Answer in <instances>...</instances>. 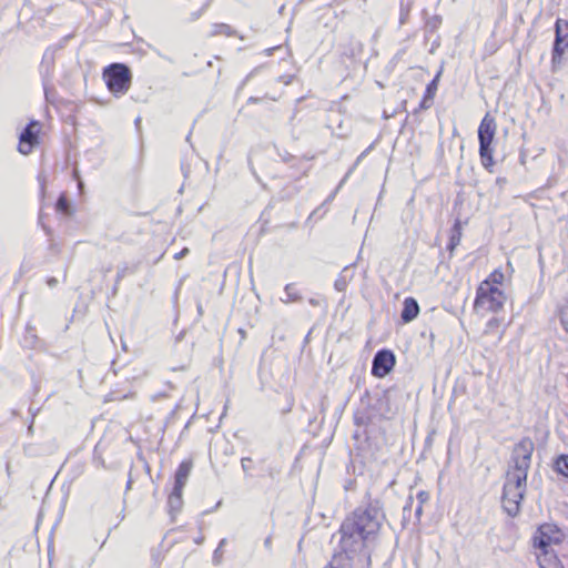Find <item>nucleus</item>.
Returning a JSON list of instances; mask_svg holds the SVG:
<instances>
[{"mask_svg":"<svg viewBox=\"0 0 568 568\" xmlns=\"http://www.w3.org/2000/svg\"><path fill=\"white\" fill-rule=\"evenodd\" d=\"M140 122H141V119H140V118H136V119H135V121H134V124H135L136 126H139V125H140Z\"/></svg>","mask_w":568,"mask_h":568,"instance_id":"obj_59","label":"nucleus"},{"mask_svg":"<svg viewBox=\"0 0 568 568\" xmlns=\"http://www.w3.org/2000/svg\"><path fill=\"white\" fill-rule=\"evenodd\" d=\"M258 70H260V67H257V68L253 69V70H252V71L246 75V78H245V80H244V83H245L250 78H252V77H253V75H254Z\"/></svg>","mask_w":568,"mask_h":568,"instance_id":"obj_52","label":"nucleus"},{"mask_svg":"<svg viewBox=\"0 0 568 568\" xmlns=\"http://www.w3.org/2000/svg\"><path fill=\"white\" fill-rule=\"evenodd\" d=\"M394 415L390 404L389 389L371 394L365 389L361 396L359 406L354 412V424L358 427H367L390 419Z\"/></svg>","mask_w":568,"mask_h":568,"instance_id":"obj_2","label":"nucleus"},{"mask_svg":"<svg viewBox=\"0 0 568 568\" xmlns=\"http://www.w3.org/2000/svg\"><path fill=\"white\" fill-rule=\"evenodd\" d=\"M410 12V2L405 4L403 1L400 2L399 10V24L403 26L407 22Z\"/></svg>","mask_w":568,"mask_h":568,"instance_id":"obj_29","label":"nucleus"},{"mask_svg":"<svg viewBox=\"0 0 568 568\" xmlns=\"http://www.w3.org/2000/svg\"><path fill=\"white\" fill-rule=\"evenodd\" d=\"M334 287L338 292H344L347 287V280L345 276H338L334 282Z\"/></svg>","mask_w":568,"mask_h":568,"instance_id":"obj_32","label":"nucleus"},{"mask_svg":"<svg viewBox=\"0 0 568 568\" xmlns=\"http://www.w3.org/2000/svg\"><path fill=\"white\" fill-rule=\"evenodd\" d=\"M209 6H210V0H209V1H206V2L202 6V8H201L200 10L194 11V12H192V13H191L190 21H195V20H197V19L203 14V12L209 8Z\"/></svg>","mask_w":568,"mask_h":568,"instance_id":"obj_37","label":"nucleus"},{"mask_svg":"<svg viewBox=\"0 0 568 568\" xmlns=\"http://www.w3.org/2000/svg\"><path fill=\"white\" fill-rule=\"evenodd\" d=\"M564 531L554 523H544L539 525L531 538L535 549L539 551L551 550V545H559L564 541Z\"/></svg>","mask_w":568,"mask_h":568,"instance_id":"obj_8","label":"nucleus"},{"mask_svg":"<svg viewBox=\"0 0 568 568\" xmlns=\"http://www.w3.org/2000/svg\"><path fill=\"white\" fill-rule=\"evenodd\" d=\"M111 271V266L104 268V273H109Z\"/></svg>","mask_w":568,"mask_h":568,"instance_id":"obj_61","label":"nucleus"},{"mask_svg":"<svg viewBox=\"0 0 568 568\" xmlns=\"http://www.w3.org/2000/svg\"><path fill=\"white\" fill-rule=\"evenodd\" d=\"M193 468V462L192 459H184L180 463L178 466L175 473H174V484L173 487L176 488V490H183L189 476Z\"/></svg>","mask_w":568,"mask_h":568,"instance_id":"obj_12","label":"nucleus"},{"mask_svg":"<svg viewBox=\"0 0 568 568\" xmlns=\"http://www.w3.org/2000/svg\"><path fill=\"white\" fill-rule=\"evenodd\" d=\"M504 273L500 270L493 271L487 278L484 281H487L490 286H497L500 285L504 281Z\"/></svg>","mask_w":568,"mask_h":568,"instance_id":"obj_27","label":"nucleus"},{"mask_svg":"<svg viewBox=\"0 0 568 568\" xmlns=\"http://www.w3.org/2000/svg\"><path fill=\"white\" fill-rule=\"evenodd\" d=\"M353 171V168L347 172V174L344 176V179L341 181L339 185L335 189V191L327 197L326 201H331L332 199H334L336 192L338 191V189L341 187L342 183L347 179V176L352 173Z\"/></svg>","mask_w":568,"mask_h":568,"instance_id":"obj_42","label":"nucleus"},{"mask_svg":"<svg viewBox=\"0 0 568 568\" xmlns=\"http://www.w3.org/2000/svg\"><path fill=\"white\" fill-rule=\"evenodd\" d=\"M37 144L34 143H30V142H26V141H22V140H19V143H18V151L23 154V155H28L29 153L32 152L33 148L36 146Z\"/></svg>","mask_w":568,"mask_h":568,"instance_id":"obj_30","label":"nucleus"},{"mask_svg":"<svg viewBox=\"0 0 568 568\" xmlns=\"http://www.w3.org/2000/svg\"><path fill=\"white\" fill-rule=\"evenodd\" d=\"M413 503H414L413 496H408V498L406 499V503L403 507V519L404 520H406L407 516L410 515Z\"/></svg>","mask_w":568,"mask_h":568,"instance_id":"obj_34","label":"nucleus"},{"mask_svg":"<svg viewBox=\"0 0 568 568\" xmlns=\"http://www.w3.org/2000/svg\"><path fill=\"white\" fill-rule=\"evenodd\" d=\"M226 538H222L213 552L212 561L214 565H220L223 556V547L226 545Z\"/></svg>","mask_w":568,"mask_h":568,"instance_id":"obj_28","label":"nucleus"},{"mask_svg":"<svg viewBox=\"0 0 568 568\" xmlns=\"http://www.w3.org/2000/svg\"><path fill=\"white\" fill-rule=\"evenodd\" d=\"M327 408V397L323 396L320 402V412L324 413Z\"/></svg>","mask_w":568,"mask_h":568,"instance_id":"obj_44","label":"nucleus"},{"mask_svg":"<svg viewBox=\"0 0 568 568\" xmlns=\"http://www.w3.org/2000/svg\"><path fill=\"white\" fill-rule=\"evenodd\" d=\"M41 191L44 192V184L41 183Z\"/></svg>","mask_w":568,"mask_h":568,"instance_id":"obj_62","label":"nucleus"},{"mask_svg":"<svg viewBox=\"0 0 568 568\" xmlns=\"http://www.w3.org/2000/svg\"><path fill=\"white\" fill-rule=\"evenodd\" d=\"M256 101H257V99H256V98H250V99H248V102H256Z\"/></svg>","mask_w":568,"mask_h":568,"instance_id":"obj_60","label":"nucleus"},{"mask_svg":"<svg viewBox=\"0 0 568 568\" xmlns=\"http://www.w3.org/2000/svg\"><path fill=\"white\" fill-rule=\"evenodd\" d=\"M74 179L78 180V186L79 187H82L83 186V182L81 180L78 179V173L74 171Z\"/></svg>","mask_w":568,"mask_h":568,"instance_id":"obj_56","label":"nucleus"},{"mask_svg":"<svg viewBox=\"0 0 568 568\" xmlns=\"http://www.w3.org/2000/svg\"><path fill=\"white\" fill-rule=\"evenodd\" d=\"M119 285L120 283H116V280L114 281V285L112 287V291H111V295L114 297L116 296L118 292H119Z\"/></svg>","mask_w":568,"mask_h":568,"instance_id":"obj_49","label":"nucleus"},{"mask_svg":"<svg viewBox=\"0 0 568 568\" xmlns=\"http://www.w3.org/2000/svg\"><path fill=\"white\" fill-rule=\"evenodd\" d=\"M34 418H36V413L32 414L30 420H29V424H28V427H27V434L28 436H33L34 434Z\"/></svg>","mask_w":568,"mask_h":568,"instance_id":"obj_40","label":"nucleus"},{"mask_svg":"<svg viewBox=\"0 0 568 568\" xmlns=\"http://www.w3.org/2000/svg\"><path fill=\"white\" fill-rule=\"evenodd\" d=\"M534 449L535 444L528 436L523 437L517 444L514 445L509 462L514 471L510 473V475H520L527 479Z\"/></svg>","mask_w":568,"mask_h":568,"instance_id":"obj_6","label":"nucleus"},{"mask_svg":"<svg viewBox=\"0 0 568 568\" xmlns=\"http://www.w3.org/2000/svg\"><path fill=\"white\" fill-rule=\"evenodd\" d=\"M308 303L314 306V307H320L322 306L323 304L325 305V301L322 300V298H317V297H311L308 300Z\"/></svg>","mask_w":568,"mask_h":568,"instance_id":"obj_41","label":"nucleus"},{"mask_svg":"<svg viewBox=\"0 0 568 568\" xmlns=\"http://www.w3.org/2000/svg\"><path fill=\"white\" fill-rule=\"evenodd\" d=\"M419 304L416 298L408 296L403 302V308L400 312V320L407 324L414 321L419 314Z\"/></svg>","mask_w":568,"mask_h":568,"instance_id":"obj_13","label":"nucleus"},{"mask_svg":"<svg viewBox=\"0 0 568 568\" xmlns=\"http://www.w3.org/2000/svg\"><path fill=\"white\" fill-rule=\"evenodd\" d=\"M552 469L568 479V454H560L552 462Z\"/></svg>","mask_w":568,"mask_h":568,"instance_id":"obj_20","label":"nucleus"},{"mask_svg":"<svg viewBox=\"0 0 568 568\" xmlns=\"http://www.w3.org/2000/svg\"><path fill=\"white\" fill-rule=\"evenodd\" d=\"M57 284H58V280H57L55 277L51 276V277H48V278H47V285H48L49 287H51V288H52V287H55V286H57Z\"/></svg>","mask_w":568,"mask_h":568,"instance_id":"obj_48","label":"nucleus"},{"mask_svg":"<svg viewBox=\"0 0 568 568\" xmlns=\"http://www.w3.org/2000/svg\"><path fill=\"white\" fill-rule=\"evenodd\" d=\"M39 122L36 120L30 121L19 134V140L39 144Z\"/></svg>","mask_w":568,"mask_h":568,"instance_id":"obj_16","label":"nucleus"},{"mask_svg":"<svg viewBox=\"0 0 568 568\" xmlns=\"http://www.w3.org/2000/svg\"><path fill=\"white\" fill-rule=\"evenodd\" d=\"M422 514H423V505H417L415 508V518L417 521L420 520Z\"/></svg>","mask_w":568,"mask_h":568,"instance_id":"obj_47","label":"nucleus"},{"mask_svg":"<svg viewBox=\"0 0 568 568\" xmlns=\"http://www.w3.org/2000/svg\"><path fill=\"white\" fill-rule=\"evenodd\" d=\"M437 47H439V40L438 39L433 41V45H432L430 52H433L434 48H437Z\"/></svg>","mask_w":568,"mask_h":568,"instance_id":"obj_54","label":"nucleus"},{"mask_svg":"<svg viewBox=\"0 0 568 568\" xmlns=\"http://www.w3.org/2000/svg\"><path fill=\"white\" fill-rule=\"evenodd\" d=\"M235 32L232 30L231 26L226 23H214L213 30L211 32L212 36L216 34H225V36H233Z\"/></svg>","mask_w":568,"mask_h":568,"instance_id":"obj_26","label":"nucleus"},{"mask_svg":"<svg viewBox=\"0 0 568 568\" xmlns=\"http://www.w3.org/2000/svg\"><path fill=\"white\" fill-rule=\"evenodd\" d=\"M39 409H33L32 407L29 408V414H30V417L32 416L33 413H36V415L38 414Z\"/></svg>","mask_w":568,"mask_h":568,"instance_id":"obj_57","label":"nucleus"},{"mask_svg":"<svg viewBox=\"0 0 568 568\" xmlns=\"http://www.w3.org/2000/svg\"><path fill=\"white\" fill-rule=\"evenodd\" d=\"M499 325V321L498 318L496 317H493L490 318L488 322H487V327L488 328H494V327H497Z\"/></svg>","mask_w":568,"mask_h":568,"instance_id":"obj_46","label":"nucleus"},{"mask_svg":"<svg viewBox=\"0 0 568 568\" xmlns=\"http://www.w3.org/2000/svg\"><path fill=\"white\" fill-rule=\"evenodd\" d=\"M462 239V221L457 217L450 229L449 241L447 243V250L453 253L454 250L459 245Z\"/></svg>","mask_w":568,"mask_h":568,"instance_id":"obj_18","label":"nucleus"},{"mask_svg":"<svg viewBox=\"0 0 568 568\" xmlns=\"http://www.w3.org/2000/svg\"><path fill=\"white\" fill-rule=\"evenodd\" d=\"M526 486V478L520 475H510V471L507 473L506 481L503 486L501 503L504 510L509 517L514 518L519 514Z\"/></svg>","mask_w":568,"mask_h":568,"instance_id":"obj_3","label":"nucleus"},{"mask_svg":"<svg viewBox=\"0 0 568 568\" xmlns=\"http://www.w3.org/2000/svg\"><path fill=\"white\" fill-rule=\"evenodd\" d=\"M264 547H265L266 549H271V547H272V537H271V536H268V537H266V538H265V540H264Z\"/></svg>","mask_w":568,"mask_h":568,"instance_id":"obj_50","label":"nucleus"},{"mask_svg":"<svg viewBox=\"0 0 568 568\" xmlns=\"http://www.w3.org/2000/svg\"><path fill=\"white\" fill-rule=\"evenodd\" d=\"M385 519L381 499H369L342 521L338 549L324 568H371L372 548Z\"/></svg>","mask_w":568,"mask_h":568,"instance_id":"obj_1","label":"nucleus"},{"mask_svg":"<svg viewBox=\"0 0 568 568\" xmlns=\"http://www.w3.org/2000/svg\"><path fill=\"white\" fill-rule=\"evenodd\" d=\"M304 0H300V3H302Z\"/></svg>","mask_w":568,"mask_h":568,"instance_id":"obj_63","label":"nucleus"},{"mask_svg":"<svg viewBox=\"0 0 568 568\" xmlns=\"http://www.w3.org/2000/svg\"><path fill=\"white\" fill-rule=\"evenodd\" d=\"M363 48L362 41L353 34H349L346 41L339 44L341 57L357 60L363 53Z\"/></svg>","mask_w":568,"mask_h":568,"instance_id":"obj_11","label":"nucleus"},{"mask_svg":"<svg viewBox=\"0 0 568 568\" xmlns=\"http://www.w3.org/2000/svg\"><path fill=\"white\" fill-rule=\"evenodd\" d=\"M190 250L187 247L182 248L180 252L174 254L175 260H182L189 254Z\"/></svg>","mask_w":568,"mask_h":568,"instance_id":"obj_43","label":"nucleus"},{"mask_svg":"<svg viewBox=\"0 0 568 568\" xmlns=\"http://www.w3.org/2000/svg\"><path fill=\"white\" fill-rule=\"evenodd\" d=\"M54 209L58 213L69 216L73 213L72 204L65 193H61L54 204Z\"/></svg>","mask_w":568,"mask_h":568,"instance_id":"obj_19","label":"nucleus"},{"mask_svg":"<svg viewBox=\"0 0 568 568\" xmlns=\"http://www.w3.org/2000/svg\"><path fill=\"white\" fill-rule=\"evenodd\" d=\"M196 312H197L199 317L203 316L204 311H203V306H202L201 302H199L196 304Z\"/></svg>","mask_w":568,"mask_h":568,"instance_id":"obj_51","label":"nucleus"},{"mask_svg":"<svg viewBox=\"0 0 568 568\" xmlns=\"http://www.w3.org/2000/svg\"><path fill=\"white\" fill-rule=\"evenodd\" d=\"M505 301V293L499 287L490 286L487 281H483L476 290L474 308L497 313L503 308Z\"/></svg>","mask_w":568,"mask_h":568,"instance_id":"obj_7","label":"nucleus"},{"mask_svg":"<svg viewBox=\"0 0 568 568\" xmlns=\"http://www.w3.org/2000/svg\"><path fill=\"white\" fill-rule=\"evenodd\" d=\"M555 38L551 48V69L557 70L568 52V20L557 18L554 26Z\"/></svg>","mask_w":568,"mask_h":568,"instance_id":"obj_9","label":"nucleus"},{"mask_svg":"<svg viewBox=\"0 0 568 568\" xmlns=\"http://www.w3.org/2000/svg\"><path fill=\"white\" fill-rule=\"evenodd\" d=\"M478 142H479V158L481 165L489 172L493 173L495 160H494V148L493 142L496 134V122L495 119L489 114H486L478 126Z\"/></svg>","mask_w":568,"mask_h":568,"instance_id":"obj_4","label":"nucleus"},{"mask_svg":"<svg viewBox=\"0 0 568 568\" xmlns=\"http://www.w3.org/2000/svg\"><path fill=\"white\" fill-rule=\"evenodd\" d=\"M495 183H496V185L501 190V189L505 186V184L507 183V179H506V178H503V176H498V178L496 179V182H495Z\"/></svg>","mask_w":568,"mask_h":568,"instance_id":"obj_45","label":"nucleus"},{"mask_svg":"<svg viewBox=\"0 0 568 568\" xmlns=\"http://www.w3.org/2000/svg\"><path fill=\"white\" fill-rule=\"evenodd\" d=\"M102 78L114 97H122L130 89L132 72L128 64L114 62L103 69Z\"/></svg>","mask_w":568,"mask_h":568,"instance_id":"obj_5","label":"nucleus"},{"mask_svg":"<svg viewBox=\"0 0 568 568\" xmlns=\"http://www.w3.org/2000/svg\"><path fill=\"white\" fill-rule=\"evenodd\" d=\"M371 149H372V145H371L368 149H366L363 153H361V155H359V156L357 158V160H356L355 165H356V164L362 160V158H364V156L366 155V153H367Z\"/></svg>","mask_w":568,"mask_h":568,"instance_id":"obj_53","label":"nucleus"},{"mask_svg":"<svg viewBox=\"0 0 568 568\" xmlns=\"http://www.w3.org/2000/svg\"><path fill=\"white\" fill-rule=\"evenodd\" d=\"M395 365V353L389 348H381L373 356L371 373L374 377L383 378L394 369Z\"/></svg>","mask_w":568,"mask_h":568,"instance_id":"obj_10","label":"nucleus"},{"mask_svg":"<svg viewBox=\"0 0 568 568\" xmlns=\"http://www.w3.org/2000/svg\"><path fill=\"white\" fill-rule=\"evenodd\" d=\"M416 498L418 501L417 505H424L425 503H427L429 500V494L426 490H419L416 495Z\"/></svg>","mask_w":568,"mask_h":568,"instance_id":"obj_38","label":"nucleus"},{"mask_svg":"<svg viewBox=\"0 0 568 568\" xmlns=\"http://www.w3.org/2000/svg\"><path fill=\"white\" fill-rule=\"evenodd\" d=\"M54 64V51L47 49L43 53L41 63H40V72L47 77L52 72Z\"/></svg>","mask_w":568,"mask_h":568,"instance_id":"obj_22","label":"nucleus"},{"mask_svg":"<svg viewBox=\"0 0 568 568\" xmlns=\"http://www.w3.org/2000/svg\"><path fill=\"white\" fill-rule=\"evenodd\" d=\"M183 490H176V488H172L169 497H168V511L171 517V520L174 521L176 515L181 511L183 506L182 498Z\"/></svg>","mask_w":568,"mask_h":568,"instance_id":"obj_14","label":"nucleus"},{"mask_svg":"<svg viewBox=\"0 0 568 568\" xmlns=\"http://www.w3.org/2000/svg\"><path fill=\"white\" fill-rule=\"evenodd\" d=\"M247 163H248V166H250L251 172L255 175V171H254V168H253V165H252V162H251V158H250V156H248V159H247Z\"/></svg>","mask_w":568,"mask_h":568,"instance_id":"obj_55","label":"nucleus"},{"mask_svg":"<svg viewBox=\"0 0 568 568\" xmlns=\"http://www.w3.org/2000/svg\"><path fill=\"white\" fill-rule=\"evenodd\" d=\"M252 463H253V460L250 457L241 458V467L246 477L250 476V469L252 468Z\"/></svg>","mask_w":568,"mask_h":568,"instance_id":"obj_33","label":"nucleus"},{"mask_svg":"<svg viewBox=\"0 0 568 568\" xmlns=\"http://www.w3.org/2000/svg\"><path fill=\"white\" fill-rule=\"evenodd\" d=\"M38 222H39V224L41 225V227L43 229V231L45 232L47 235H51L52 234V230L48 225L44 224V219H43V214L42 213L39 214Z\"/></svg>","mask_w":568,"mask_h":568,"instance_id":"obj_39","label":"nucleus"},{"mask_svg":"<svg viewBox=\"0 0 568 568\" xmlns=\"http://www.w3.org/2000/svg\"><path fill=\"white\" fill-rule=\"evenodd\" d=\"M559 320L562 328L568 333V307L560 311Z\"/></svg>","mask_w":568,"mask_h":568,"instance_id":"obj_36","label":"nucleus"},{"mask_svg":"<svg viewBox=\"0 0 568 568\" xmlns=\"http://www.w3.org/2000/svg\"><path fill=\"white\" fill-rule=\"evenodd\" d=\"M433 99H426V95H423L422 101L418 104V108L414 111V113H417L420 110H427L432 106Z\"/></svg>","mask_w":568,"mask_h":568,"instance_id":"obj_35","label":"nucleus"},{"mask_svg":"<svg viewBox=\"0 0 568 568\" xmlns=\"http://www.w3.org/2000/svg\"><path fill=\"white\" fill-rule=\"evenodd\" d=\"M423 17L425 19L424 22V33H425V40L427 41L429 39V36H432L434 32H436L439 27L443 23V17L440 14H434L432 17H427V11L423 10Z\"/></svg>","mask_w":568,"mask_h":568,"instance_id":"obj_17","label":"nucleus"},{"mask_svg":"<svg viewBox=\"0 0 568 568\" xmlns=\"http://www.w3.org/2000/svg\"><path fill=\"white\" fill-rule=\"evenodd\" d=\"M131 485H132V479H129L128 483H126V489H130Z\"/></svg>","mask_w":568,"mask_h":568,"instance_id":"obj_58","label":"nucleus"},{"mask_svg":"<svg viewBox=\"0 0 568 568\" xmlns=\"http://www.w3.org/2000/svg\"><path fill=\"white\" fill-rule=\"evenodd\" d=\"M136 271V266H130L126 262H123L118 265L116 272V283H121V281L125 277L126 274H133Z\"/></svg>","mask_w":568,"mask_h":568,"instance_id":"obj_25","label":"nucleus"},{"mask_svg":"<svg viewBox=\"0 0 568 568\" xmlns=\"http://www.w3.org/2000/svg\"><path fill=\"white\" fill-rule=\"evenodd\" d=\"M284 294H285V297H281L280 300L282 303H285V304L300 302L303 298L294 283H288L285 285Z\"/></svg>","mask_w":568,"mask_h":568,"instance_id":"obj_21","label":"nucleus"},{"mask_svg":"<svg viewBox=\"0 0 568 568\" xmlns=\"http://www.w3.org/2000/svg\"><path fill=\"white\" fill-rule=\"evenodd\" d=\"M537 560L540 568H565L554 550L540 551Z\"/></svg>","mask_w":568,"mask_h":568,"instance_id":"obj_15","label":"nucleus"},{"mask_svg":"<svg viewBox=\"0 0 568 568\" xmlns=\"http://www.w3.org/2000/svg\"><path fill=\"white\" fill-rule=\"evenodd\" d=\"M440 75H442V69H439V71L435 74V77L427 83L425 91H424V95H426V99L434 100L437 89H438Z\"/></svg>","mask_w":568,"mask_h":568,"instance_id":"obj_23","label":"nucleus"},{"mask_svg":"<svg viewBox=\"0 0 568 568\" xmlns=\"http://www.w3.org/2000/svg\"><path fill=\"white\" fill-rule=\"evenodd\" d=\"M23 453H24V455H27L29 457H36L41 454V452L38 449V447L33 444L23 445Z\"/></svg>","mask_w":568,"mask_h":568,"instance_id":"obj_31","label":"nucleus"},{"mask_svg":"<svg viewBox=\"0 0 568 568\" xmlns=\"http://www.w3.org/2000/svg\"><path fill=\"white\" fill-rule=\"evenodd\" d=\"M39 343V337L34 334L33 327L30 325H27L26 327V334L23 336V346L28 348H34L37 347Z\"/></svg>","mask_w":568,"mask_h":568,"instance_id":"obj_24","label":"nucleus"}]
</instances>
